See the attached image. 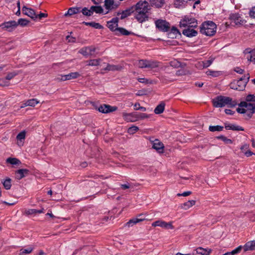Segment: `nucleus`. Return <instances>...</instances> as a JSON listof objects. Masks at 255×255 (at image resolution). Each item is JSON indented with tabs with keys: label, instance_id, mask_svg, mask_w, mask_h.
Instances as JSON below:
<instances>
[{
	"label": "nucleus",
	"instance_id": "1",
	"mask_svg": "<svg viewBox=\"0 0 255 255\" xmlns=\"http://www.w3.org/2000/svg\"><path fill=\"white\" fill-rule=\"evenodd\" d=\"M134 18L139 23L148 20L149 11L151 9L149 3L146 0H140L132 6Z\"/></svg>",
	"mask_w": 255,
	"mask_h": 255
},
{
	"label": "nucleus",
	"instance_id": "2",
	"mask_svg": "<svg viewBox=\"0 0 255 255\" xmlns=\"http://www.w3.org/2000/svg\"><path fill=\"white\" fill-rule=\"evenodd\" d=\"M213 106L217 108H221L226 105H228L230 108L235 107L237 105L236 101L232 100V99L225 96H219L216 97L212 101Z\"/></svg>",
	"mask_w": 255,
	"mask_h": 255
},
{
	"label": "nucleus",
	"instance_id": "3",
	"mask_svg": "<svg viewBox=\"0 0 255 255\" xmlns=\"http://www.w3.org/2000/svg\"><path fill=\"white\" fill-rule=\"evenodd\" d=\"M216 24L212 21L204 22L200 26V32L207 36H211L216 32Z\"/></svg>",
	"mask_w": 255,
	"mask_h": 255
},
{
	"label": "nucleus",
	"instance_id": "4",
	"mask_svg": "<svg viewBox=\"0 0 255 255\" xmlns=\"http://www.w3.org/2000/svg\"><path fill=\"white\" fill-rule=\"evenodd\" d=\"M250 75L248 73L240 78L238 80H235L233 82H231L230 84V88L236 90L243 91L247 84L248 83Z\"/></svg>",
	"mask_w": 255,
	"mask_h": 255
},
{
	"label": "nucleus",
	"instance_id": "5",
	"mask_svg": "<svg viewBox=\"0 0 255 255\" xmlns=\"http://www.w3.org/2000/svg\"><path fill=\"white\" fill-rule=\"evenodd\" d=\"M180 26L196 28L198 26L197 20L190 16H185L180 22Z\"/></svg>",
	"mask_w": 255,
	"mask_h": 255
},
{
	"label": "nucleus",
	"instance_id": "6",
	"mask_svg": "<svg viewBox=\"0 0 255 255\" xmlns=\"http://www.w3.org/2000/svg\"><path fill=\"white\" fill-rule=\"evenodd\" d=\"M159 62L156 61L141 59L138 61L136 65L139 68L153 69L158 67Z\"/></svg>",
	"mask_w": 255,
	"mask_h": 255
},
{
	"label": "nucleus",
	"instance_id": "7",
	"mask_svg": "<svg viewBox=\"0 0 255 255\" xmlns=\"http://www.w3.org/2000/svg\"><path fill=\"white\" fill-rule=\"evenodd\" d=\"M155 25L159 30L162 32H168L170 29V24L165 20L158 19L155 21Z\"/></svg>",
	"mask_w": 255,
	"mask_h": 255
},
{
	"label": "nucleus",
	"instance_id": "8",
	"mask_svg": "<svg viewBox=\"0 0 255 255\" xmlns=\"http://www.w3.org/2000/svg\"><path fill=\"white\" fill-rule=\"evenodd\" d=\"M229 18L231 20V23H234L239 26L243 25L246 22L238 13L231 14Z\"/></svg>",
	"mask_w": 255,
	"mask_h": 255
},
{
	"label": "nucleus",
	"instance_id": "9",
	"mask_svg": "<svg viewBox=\"0 0 255 255\" xmlns=\"http://www.w3.org/2000/svg\"><path fill=\"white\" fill-rule=\"evenodd\" d=\"M126 115L127 117H129L130 116L133 117V119L131 120L129 119L126 118L127 120L129 122H134L136 121H138V120H143L144 119L149 118V115H147L145 113H130L129 114H126Z\"/></svg>",
	"mask_w": 255,
	"mask_h": 255
},
{
	"label": "nucleus",
	"instance_id": "10",
	"mask_svg": "<svg viewBox=\"0 0 255 255\" xmlns=\"http://www.w3.org/2000/svg\"><path fill=\"white\" fill-rule=\"evenodd\" d=\"M0 27L3 30L11 32L17 27L16 21L11 20L7 22H4L0 24Z\"/></svg>",
	"mask_w": 255,
	"mask_h": 255
},
{
	"label": "nucleus",
	"instance_id": "11",
	"mask_svg": "<svg viewBox=\"0 0 255 255\" xmlns=\"http://www.w3.org/2000/svg\"><path fill=\"white\" fill-rule=\"evenodd\" d=\"M95 109L101 113L107 114L117 111L118 107L116 106H111L109 105L103 104L98 108L96 107Z\"/></svg>",
	"mask_w": 255,
	"mask_h": 255
},
{
	"label": "nucleus",
	"instance_id": "12",
	"mask_svg": "<svg viewBox=\"0 0 255 255\" xmlns=\"http://www.w3.org/2000/svg\"><path fill=\"white\" fill-rule=\"evenodd\" d=\"M119 20L117 17L113 18L110 21L107 22V27L112 31H117L119 28L118 27Z\"/></svg>",
	"mask_w": 255,
	"mask_h": 255
},
{
	"label": "nucleus",
	"instance_id": "13",
	"mask_svg": "<svg viewBox=\"0 0 255 255\" xmlns=\"http://www.w3.org/2000/svg\"><path fill=\"white\" fill-rule=\"evenodd\" d=\"M152 147L155 149L158 153H162L164 151V146L163 143L159 139H155L154 140L152 141Z\"/></svg>",
	"mask_w": 255,
	"mask_h": 255
},
{
	"label": "nucleus",
	"instance_id": "14",
	"mask_svg": "<svg viewBox=\"0 0 255 255\" xmlns=\"http://www.w3.org/2000/svg\"><path fill=\"white\" fill-rule=\"evenodd\" d=\"M152 227H160L165 229H173L174 227L172 226L171 223H166L163 221H156L152 224Z\"/></svg>",
	"mask_w": 255,
	"mask_h": 255
},
{
	"label": "nucleus",
	"instance_id": "15",
	"mask_svg": "<svg viewBox=\"0 0 255 255\" xmlns=\"http://www.w3.org/2000/svg\"><path fill=\"white\" fill-rule=\"evenodd\" d=\"M185 28L182 31V33L184 35L188 37H192L197 35L198 32L194 30V28L189 27Z\"/></svg>",
	"mask_w": 255,
	"mask_h": 255
},
{
	"label": "nucleus",
	"instance_id": "16",
	"mask_svg": "<svg viewBox=\"0 0 255 255\" xmlns=\"http://www.w3.org/2000/svg\"><path fill=\"white\" fill-rule=\"evenodd\" d=\"M29 173V170L27 169H18L15 172V178L17 179L20 180L28 175Z\"/></svg>",
	"mask_w": 255,
	"mask_h": 255
},
{
	"label": "nucleus",
	"instance_id": "17",
	"mask_svg": "<svg viewBox=\"0 0 255 255\" xmlns=\"http://www.w3.org/2000/svg\"><path fill=\"white\" fill-rule=\"evenodd\" d=\"M211 250L209 251L206 249H204L201 247H199L196 250H193L192 254V255H209Z\"/></svg>",
	"mask_w": 255,
	"mask_h": 255
},
{
	"label": "nucleus",
	"instance_id": "18",
	"mask_svg": "<svg viewBox=\"0 0 255 255\" xmlns=\"http://www.w3.org/2000/svg\"><path fill=\"white\" fill-rule=\"evenodd\" d=\"M133 7L132 6L126 9L125 10H123L122 12H118L117 15H119L121 14V19H124L125 18L127 17L129 15H130L131 13H133Z\"/></svg>",
	"mask_w": 255,
	"mask_h": 255
},
{
	"label": "nucleus",
	"instance_id": "19",
	"mask_svg": "<svg viewBox=\"0 0 255 255\" xmlns=\"http://www.w3.org/2000/svg\"><path fill=\"white\" fill-rule=\"evenodd\" d=\"M177 35H181L180 32L175 26H172L171 29L168 31V37L170 38H175L177 37Z\"/></svg>",
	"mask_w": 255,
	"mask_h": 255
},
{
	"label": "nucleus",
	"instance_id": "20",
	"mask_svg": "<svg viewBox=\"0 0 255 255\" xmlns=\"http://www.w3.org/2000/svg\"><path fill=\"white\" fill-rule=\"evenodd\" d=\"M245 252L255 250V241L247 242L244 247Z\"/></svg>",
	"mask_w": 255,
	"mask_h": 255
},
{
	"label": "nucleus",
	"instance_id": "21",
	"mask_svg": "<svg viewBox=\"0 0 255 255\" xmlns=\"http://www.w3.org/2000/svg\"><path fill=\"white\" fill-rule=\"evenodd\" d=\"M165 104L163 102H161L158 105L156 106L154 110V112L156 114H160L162 113L165 109Z\"/></svg>",
	"mask_w": 255,
	"mask_h": 255
},
{
	"label": "nucleus",
	"instance_id": "22",
	"mask_svg": "<svg viewBox=\"0 0 255 255\" xmlns=\"http://www.w3.org/2000/svg\"><path fill=\"white\" fill-rule=\"evenodd\" d=\"M150 6H155L156 7H161L164 3V0H149Z\"/></svg>",
	"mask_w": 255,
	"mask_h": 255
},
{
	"label": "nucleus",
	"instance_id": "23",
	"mask_svg": "<svg viewBox=\"0 0 255 255\" xmlns=\"http://www.w3.org/2000/svg\"><path fill=\"white\" fill-rule=\"evenodd\" d=\"M83 23L87 26H90L92 27H94L96 29H103V26L101 25L99 23H97L94 21L92 22H83Z\"/></svg>",
	"mask_w": 255,
	"mask_h": 255
},
{
	"label": "nucleus",
	"instance_id": "24",
	"mask_svg": "<svg viewBox=\"0 0 255 255\" xmlns=\"http://www.w3.org/2000/svg\"><path fill=\"white\" fill-rule=\"evenodd\" d=\"M195 200H189L186 202L180 205V207L184 210H187L195 204Z\"/></svg>",
	"mask_w": 255,
	"mask_h": 255
},
{
	"label": "nucleus",
	"instance_id": "25",
	"mask_svg": "<svg viewBox=\"0 0 255 255\" xmlns=\"http://www.w3.org/2000/svg\"><path fill=\"white\" fill-rule=\"evenodd\" d=\"M145 220V218H135L130 219L128 222L126 223V225L128 227H131L133 225L136 224V223L143 221Z\"/></svg>",
	"mask_w": 255,
	"mask_h": 255
},
{
	"label": "nucleus",
	"instance_id": "26",
	"mask_svg": "<svg viewBox=\"0 0 255 255\" xmlns=\"http://www.w3.org/2000/svg\"><path fill=\"white\" fill-rule=\"evenodd\" d=\"M245 51L247 54L246 58L248 59L249 61H255V60H254V58H255V50L251 51L249 50V49H247Z\"/></svg>",
	"mask_w": 255,
	"mask_h": 255
},
{
	"label": "nucleus",
	"instance_id": "27",
	"mask_svg": "<svg viewBox=\"0 0 255 255\" xmlns=\"http://www.w3.org/2000/svg\"><path fill=\"white\" fill-rule=\"evenodd\" d=\"M122 66L121 65H111L108 64L106 68H105V70H108V71H120L122 69Z\"/></svg>",
	"mask_w": 255,
	"mask_h": 255
},
{
	"label": "nucleus",
	"instance_id": "28",
	"mask_svg": "<svg viewBox=\"0 0 255 255\" xmlns=\"http://www.w3.org/2000/svg\"><path fill=\"white\" fill-rule=\"evenodd\" d=\"M24 14L25 15H26L29 17H30L33 19H35L37 18V15H36V14L34 11V9L32 8H29L27 11H25L24 12Z\"/></svg>",
	"mask_w": 255,
	"mask_h": 255
},
{
	"label": "nucleus",
	"instance_id": "29",
	"mask_svg": "<svg viewBox=\"0 0 255 255\" xmlns=\"http://www.w3.org/2000/svg\"><path fill=\"white\" fill-rule=\"evenodd\" d=\"M90 10L92 12V14H93L94 12H95L96 13H103L104 9L102 8V7L100 5L99 6H91L90 7Z\"/></svg>",
	"mask_w": 255,
	"mask_h": 255
},
{
	"label": "nucleus",
	"instance_id": "30",
	"mask_svg": "<svg viewBox=\"0 0 255 255\" xmlns=\"http://www.w3.org/2000/svg\"><path fill=\"white\" fill-rule=\"evenodd\" d=\"M215 58L212 57L209 58V59L204 61H201L200 63L202 64L203 68H208L213 62Z\"/></svg>",
	"mask_w": 255,
	"mask_h": 255
},
{
	"label": "nucleus",
	"instance_id": "31",
	"mask_svg": "<svg viewBox=\"0 0 255 255\" xmlns=\"http://www.w3.org/2000/svg\"><path fill=\"white\" fill-rule=\"evenodd\" d=\"M80 11H81V7H70V8H69V9L67 11V14L71 15H73L74 14L78 13L80 12Z\"/></svg>",
	"mask_w": 255,
	"mask_h": 255
},
{
	"label": "nucleus",
	"instance_id": "32",
	"mask_svg": "<svg viewBox=\"0 0 255 255\" xmlns=\"http://www.w3.org/2000/svg\"><path fill=\"white\" fill-rule=\"evenodd\" d=\"M2 183L4 188L6 190H9L11 187V179L9 178H7L6 179L2 181Z\"/></svg>",
	"mask_w": 255,
	"mask_h": 255
},
{
	"label": "nucleus",
	"instance_id": "33",
	"mask_svg": "<svg viewBox=\"0 0 255 255\" xmlns=\"http://www.w3.org/2000/svg\"><path fill=\"white\" fill-rule=\"evenodd\" d=\"M38 103H39V101L36 99H32L26 101L25 103V106L34 107Z\"/></svg>",
	"mask_w": 255,
	"mask_h": 255
},
{
	"label": "nucleus",
	"instance_id": "34",
	"mask_svg": "<svg viewBox=\"0 0 255 255\" xmlns=\"http://www.w3.org/2000/svg\"><path fill=\"white\" fill-rule=\"evenodd\" d=\"M224 128L223 126H210L209 127V129L210 131L215 132L216 131H222Z\"/></svg>",
	"mask_w": 255,
	"mask_h": 255
},
{
	"label": "nucleus",
	"instance_id": "35",
	"mask_svg": "<svg viewBox=\"0 0 255 255\" xmlns=\"http://www.w3.org/2000/svg\"><path fill=\"white\" fill-rule=\"evenodd\" d=\"M66 75V79H67L68 80H69L74 79L78 78V77L80 76V74L77 72H75L70 73Z\"/></svg>",
	"mask_w": 255,
	"mask_h": 255
},
{
	"label": "nucleus",
	"instance_id": "36",
	"mask_svg": "<svg viewBox=\"0 0 255 255\" xmlns=\"http://www.w3.org/2000/svg\"><path fill=\"white\" fill-rule=\"evenodd\" d=\"M43 209L41 210H37L35 209H28L25 211V214L27 215H32L35 214H39L43 212Z\"/></svg>",
	"mask_w": 255,
	"mask_h": 255
},
{
	"label": "nucleus",
	"instance_id": "37",
	"mask_svg": "<svg viewBox=\"0 0 255 255\" xmlns=\"http://www.w3.org/2000/svg\"><path fill=\"white\" fill-rule=\"evenodd\" d=\"M33 250V248L32 247H29L26 249H21L19 251V255H26V254H29L31 253L32 251Z\"/></svg>",
	"mask_w": 255,
	"mask_h": 255
},
{
	"label": "nucleus",
	"instance_id": "38",
	"mask_svg": "<svg viewBox=\"0 0 255 255\" xmlns=\"http://www.w3.org/2000/svg\"><path fill=\"white\" fill-rule=\"evenodd\" d=\"M206 74L208 76H211L213 77H217L221 75V72L208 70L206 71Z\"/></svg>",
	"mask_w": 255,
	"mask_h": 255
},
{
	"label": "nucleus",
	"instance_id": "39",
	"mask_svg": "<svg viewBox=\"0 0 255 255\" xmlns=\"http://www.w3.org/2000/svg\"><path fill=\"white\" fill-rule=\"evenodd\" d=\"M6 162L12 165H16L20 163L19 160L16 158L9 157L6 159Z\"/></svg>",
	"mask_w": 255,
	"mask_h": 255
},
{
	"label": "nucleus",
	"instance_id": "40",
	"mask_svg": "<svg viewBox=\"0 0 255 255\" xmlns=\"http://www.w3.org/2000/svg\"><path fill=\"white\" fill-rule=\"evenodd\" d=\"M82 14L86 16H90L92 15V12L91 11L90 8L88 9L87 7H84L81 9V11Z\"/></svg>",
	"mask_w": 255,
	"mask_h": 255
},
{
	"label": "nucleus",
	"instance_id": "41",
	"mask_svg": "<svg viewBox=\"0 0 255 255\" xmlns=\"http://www.w3.org/2000/svg\"><path fill=\"white\" fill-rule=\"evenodd\" d=\"M216 138L218 139H221L226 144H232L233 143V141L231 139L228 138L223 135L218 136L216 137Z\"/></svg>",
	"mask_w": 255,
	"mask_h": 255
},
{
	"label": "nucleus",
	"instance_id": "42",
	"mask_svg": "<svg viewBox=\"0 0 255 255\" xmlns=\"http://www.w3.org/2000/svg\"><path fill=\"white\" fill-rule=\"evenodd\" d=\"M29 22V21L24 18H20L18 19V21L16 22L17 26L19 25L21 26H25L27 25L28 23Z\"/></svg>",
	"mask_w": 255,
	"mask_h": 255
},
{
	"label": "nucleus",
	"instance_id": "43",
	"mask_svg": "<svg viewBox=\"0 0 255 255\" xmlns=\"http://www.w3.org/2000/svg\"><path fill=\"white\" fill-rule=\"evenodd\" d=\"M101 61V59L90 60L88 61H87L88 62V65L98 66L100 64Z\"/></svg>",
	"mask_w": 255,
	"mask_h": 255
},
{
	"label": "nucleus",
	"instance_id": "44",
	"mask_svg": "<svg viewBox=\"0 0 255 255\" xmlns=\"http://www.w3.org/2000/svg\"><path fill=\"white\" fill-rule=\"evenodd\" d=\"M117 31H119L122 35H129L132 33V32L128 31L125 28L123 27H119L117 29Z\"/></svg>",
	"mask_w": 255,
	"mask_h": 255
},
{
	"label": "nucleus",
	"instance_id": "45",
	"mask_svg": "<svg viewBox=\"0 0 255 255\" xmlns=\"http://www.w3.org/2000/svg\"><path fill=\"white\" fill-rule=\"evenodd\" d=\"M114 2V0H105V6L107 9H111V6L113 5Z\"/></svg>",
	"mask_w": 255,
	"mask_h": 255
},
{
	"label": "nucleus",
	"instance_id": "46",
	"mask_svg": "<svg viewBox=\"0 0 255 255\" xmlns=\"http://www.w3.org/2000/svg\"><path fill=\"white\" fill-rule=\"evenodd\" d=\"M88 49L87 47H83L82 48H81L80 50H79V53H81V54H82L83 55L86 56V57H88L89 55V53L88 52Z\"/></svg>",
	"mask_w": 255,
	"mask_h": 255
},
{
	"label": "nucleus",
	"instance_id": "47",
	"mask_svg": "<svg viewBox=\"0 0 255 255\" xmlns=\"http://www.w3.org/2000/svg\"><path fill=\"white\" fill-rule=\"evenodd\" d=\"M9 84V81L5 78L0 79V86H8Z\"/></svg>",
	"mask_w": 255,
	"mask_h": 255
},
{
	"label": "nucleus",
	"instance_id": "48",
	"mask_svg": "<svg viewBox=\"0 0 255 255\" xmlns=\"http://www.w3.org/2000/svg\"><path fill=\"white\" fill-rule=\"evenodd\" d=\"M26 132L24 130L19 132L16 136V138L18 140H21L24 139L25 137Z\"/></svg>",
	"mask_w": 255,
	"mask_h": 255
},
{
	"label": "nucleus",
	"instance_id": "49",
	"mask_svg": "<svg viewBox=\"0 0 255 255\" xmlns=\"http://www.w3.org/2000/svg\"><path fill=\"white\" fill-rule=\"evenodd\" d=\"M170 65L171 66L178 68L181 67V63L177 60H173L170 62Z\"/></svg>",
	"mask_w": 255,
	"mask_h": 255
},
{
	"label": "nucleus",
	"instance_id": "50",
	"mask_svg": "<svg viewBox=\"0 0 255 255\" xmlns=\"http://www.w3.org/2000/svg\"><path fill=\"white\" fill-rule=\"evenodd\" d=\"M134 109L135 110H140L142 112H145L146 110L145 107L140 106V104L139 103H135V104L134 105Z\"/></svg>",
	"mask_w": 255,
	"mask_h": 255
},
{
	"label": "nucleus",
	"instance_id": "51",
	"mask_svg": "<svg viewBox=\"0 0 255 255\" xmlns=\"http://www.w3.org/2000/svg\"><path fill=\"white\" fill-rule=\"evenodd\" d=\"M242 249V246H240L238 248H236L234 250H233L232 252H229V254L230 255H235L241 251Z\"/></svg>",
	"mask_w": 255,
	"mask_h": 255
},
{
	"label": "nucleus",
	"instance_id": "52",
	"mask_svg": "<svg viewBox=\"0 0 255 255\" xmlns=\"http://www.w3.org/2000/svg\"><path fill=\"white\" fill-rule=\"evenodd\" d=\"M138 130V128L136 126H132L128 128V132L129 134H133Z\"/></svg>",
	"mask_w": 255,
	"mask_h": 255
},
{
	"label": "nucleus",
	"instance_id": "53",
	"mask_svg": "<svg viewBox=\"0 0 255 255\" xmlns=\"http://www.w3.org/2000/svg\"><path fill=\"white\" fill-rule=\"evenodd\" d=\"M17 73L16 72H13L11 73H9L7 74L6 76L5 77V78L8 80H10L12 79L13 78H14L15 76L17 75Z\"/></svg>",
	"mask_w": 255,
	"mask_h": 255
},
{
	"label": "nucleus",
	"instance_id": "54",
	"mask_svg": "<svg viewBox=\"0 0 255 255\" xmlns=\"http://www.w3.org/2000/svg\"><path fill=\"white\" fill-rule=\"evenodd\" d=\"M247 102H255V96L254 95H248L246 98Z\"/></svg>",
	"mask_w": 255,
	"mask_h": 255
},
{
	"label": "nucleus",
	"instance_id": "55",
	"mask_svg": "<svg viewBox=\"0 0 255 255\" xmlns=\"http://www.w3.org/2000/svg\"><path fill=\"white\" fill-rule=\"evenodd\" d=\"M232 130L237 131H244V129L240 126L232 125Z\"/></svg>",
	"mask_w": 255,
	"mask_h": 255
},
{
	"label": "nucleus",
	"instance_id": "56",
	"mask_svg": "<svg viewBox=\"0 0 255 255\" xmlns=\"http://www.w3.org/2000/svg\"><path fill=\"white\" fill-rule=\"evenodd\" d=\"M254 108H255L254 107V103H249L247 107L246 108V111L247 110L251 112V113H254Z\"/></svg>",
	"mask_w": 255,
	"mask_h": 255
},
{
	"label": "nucleus",
	"instance_id": "57",
	"mask_svg": "<svg viewBox=\"0 0 255 255\" xmlns=\"http://www.w3.org/2000/svg\"><path fill=\"white\" fill-rule=\"evenodd\" d=\"M249 14L251 17L255 18V6L252 7L250 10Z\"/></svg>",
	"mask_w": 255,
	"mask_h": 255
},
{
	"label": "nucleus",
	"instance_id": "58",
	"mask_svg": "<svg viewBox=\"0 0 255 255\" xmlns=\"http://www.w3.org/2000/svg\"><path fill=\"white\" fill-rule=\"evenodd\" d=\"M88 49V52L89 53V55H92L95 52L96 48L93 46H89L87 47Z\"/></svg>",
	"mask_w": 255,
	"mask_h": 255
},
{
	"label": "nucleus",
	"instance_id": "59",
	"mask_svg": "<svg viewBox=\"0 0 255 255\" xmlns=\"http://www.w3.org/2000/svg\"><path fill=\"white\" fill-rule=\"evenodd\" d=\"M234 71L236 72H237V73H238L239 74H243L244 73V70L242 69L241 68L238 67H236L234 69Z\"/></svg>",
	"mask_w": 255,
	"mask_h": 255
},
{
	"label": "nucleus",
	"instance_id": "60",
	"mask_svg": "<svg viewBox=\"0 0 255 255\" xmlns=\"http://www.w3.org/2000/svg\"><path fill=\"white\" fill-rule=\"evenodd\" d=\"M249 147V144H245L241 147V150L243 153H244L245 151L248 150Z\"/></svg>",
	"mask_w": 255,
	"mask_h": 255
},
{
	"label": "nucleus",
	"instance_id": "61",
	"mask_svg": "<svg viewBox=\"0 0 255 255\" xmlns=\"http://www.w3.org/2000/svg\"><path fill=\"white\" fill-rule=\"evenodd\" d=\"M66 39L68 40L70 42H75L76 41V38L74 37L71 36L70 35H68L66 36Z\"/></svg>",
	"mask_w": 255,
	"mask_h": 255
},
{
	"label": "nucleus",
	"instance_id": "62",
	"mask_svg": "<svg viewBox=\"0 0 255 255\" xmlns=\"http://www.w3.org/2000/svg\"><path fill=\"white\" fill-rule=\"evenodd\" d=\"M191 194V191H186V192H183L182 194L178 193V194H177V195L178 196H187L190 195Z\"/></svg>",
	"mask_w": 255,
	"mask_h": 255
},
{
	"label": "nucleus",
	"instance_id": "63",
	"mask_svg": "<svg viewBox=\"0 0 255 255\" xmlns=\"http://www.w3.org/2000/svg\"><path fill=\"white\" fill-rule=\"evenodd\" d=\"M37 15V18L39 19H41L42 17H46L48 16L47 13L40 12L39 14H36Z\"/></svg>",
	"mask_w": 255,
	"mask_h": 255
},
{
	"label": "nucleus",
	"instance_id": "64",
	"mask_svg": "<svg viewBox=\"0 0 255 255\" xmlns=\"http://www.w3.org/2000/svg\"><path fill=\"white\" fill-rule=\"evenodd\" d=\"M247 157H249L253 154H254V153L252 152L251 150H247L246 151H245L244 153Z\"/></svg>",
	"mask_w": 255,
	"mask_h": 255
}]
</instances>
